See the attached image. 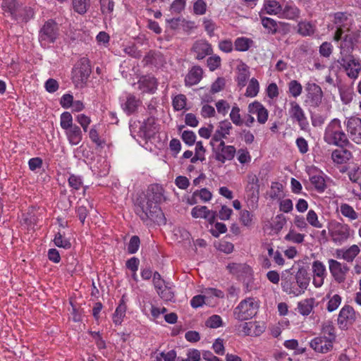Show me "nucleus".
Returning <instances> with one entry per match:
<instances>
[{
    "mask_svg": "<svg viewBox=\"0 0 361 361\" xmlns=\"http://www.w3.org/2000/svg\"><path fill=\"white\" fill-rule=\"evenodd\" d=\"M166 200L164 190L159 184H152L148 187L145 198L137 199L135 213L146 222L152 220L157 224H166V218L159 204Z\"/></svg>",
    "mask_w": 361,
    "mask_h": 361,
    "instance_id": "1",
    "label": "nucleus"
},
{
    "mask_svg": "<svg viewBox=\"0 0 361 361\" xmlns=\"http://www.w3.org/2000/svg\"><path fill=\"white\" fill-rule=\"evenodd\" d=\"M359 37L360 34L358 32H348L343 37L340 45L341 57L338 60V62L345 68L348 75L351 78H356L361 70L360 61L350 54L355 45L358 42Z\"/></svg>",
    "mask_w": 361,
    "mask_h": 361,
    "instance_id": "2",
    "label": "nucleus"
},
{
    "mask_svg": "<svg viewBox=\"0 0 361 361\" xmlns=\"http://www.w3.org/2000/svg\"><path fill=\"white\" fill-rule=\"evenodd\" d=\"M324 140L330 145L345 148L350 145L348 135L343 129L341 122L338 118L332 119L326 126Z\"/></svg>",
    "mask_w": 361,
    "mask_h": 361,
    "instance_id": "3",
    "label": "nucleus"
},
{
    "mask_svg": "<svg viewBox=\"0 0 361 361\" xmlns=\"http://www.w3.org/2000/svg\"><path fill=\"white\" fill-rule=\"evenodd\" d=\"M91 73L89 59L83 57L78 60L72 70V80L75 88H84Z\"/></svg>",
    "mask_w": 361,
    "mask_h": 361,
    "instance_id": "4",
    "label": "nucleus"
},
{
    "mask_svg": "<svg viewBox=\"0 0 361 361\" xmlns=\"http://www.w3.org/2000/svg\"><path fill=\"white\" fill-rule=\"evenodd\" d=\"M258 307L259 305L253 298H247L234 309V317L238 321L250 319L257 314Z\"/></svg>",
    "mask_w": 361,
    "mask_h": 361,
    "instance_id": "5",
    "label": "nucleus"
},
{
    "mask_svg": "<svg viewBox=\"0 0 361 361\" xmlns=\"http://www.w3.org/2000/svg\"><path fill=\"white\" fill-rule=\"evenodd\" d=\"M59 36V27L52 19L45 22L39 30V41L42 44L54 43Z\"/></svg>",
    "mask_w": 361,
    "mask_h": 361,
    "instance_id": "6",
    "label": "nucleus"
},
{
    "mask_svg": "<svg viewBox=\"0 0 361 361\" xmlns=\"http://www.w3.org/2000/svg\"><path fill=\"white\" fill-rule=\"evenodd\" d=\"M348 137L356 144H361V118L356 116L347 118L344 122Z\"/></svg>",
    "mask_w": 361,
    "mask_h": 361,
    "instance_id": "7",
    "label": "nucleus"
},
{
    "mask_svg": "<svg viewBox=\"0 0 361 361\" xmlns=\"http://www.w3.org/2000/svg\"><path fill=\"white\" fill-rule=\"evenodd\" d=\"M214 158L216 161L221 164H224L226 161H231L236 153V149L233 145H226L224 141L221 142L213 148Z\"/></svg>",
    "mask_w": 361,
    "mask_h": 361,
    "instance_id": "8",
    "label": "nucleus"
},
{
    "mask_svg": "<svg viewBox=\"0 0 361 361\" xmlns=\"http://www.w3.org/2000/svg\"><path fill=\"white\" fill-rule=\"evenodd\" d=\"M332 240L337 244H342L350 235V228L348 224L335 222L332 224L330 231Z\"/></svg>",
    "mask_w": 361,
    "mask_h": 361,
    "instance_id": "9",
    "label": "nucleus"
},
{
    "mask_svg": "<svg viewBox=\"0 0 361 361\" xmlns=\"http://www.w3.org/2000/svg\"><path fill=\"white\" fill-rule=\"evenodd\" d=\"M190 51L197 60H202L206 56H210L213 53L212 44L206 39H198L195 41Z\"/></svg>",
    "mask_w": 361,
    "mask_h": 361,
    "instance_id": "10",
    "label": "nucleus"
},
{
    "mask_svg": "<svg viewBox=\"0 0 361 361\" xmlns=\"http://www.w3.org/2000/svg\"><path fill=\"white\" fill-rule=\"evenodd\" d=\"M331 274L334 280L339 283H343L346 279V274L349 267L346 264H342L336 259H330L328 261Z\"/></svg>",
    "mask_w": 361,
    "mask_h": 361,
    "instance_id": "11",
    "label": "nucleus"
},
{
    "mask_svg": "<svg viewBox=\"0 0 361 361\" xmlns=\"http://www.w3.org/2000/svg\"><path fill=\"white\" fill-rule=\"evenodd\" d=\"M290 105L288 114L290 118L298 123L301 130H307L309 123L302 109L295 102H290Z\"/></svg>",
    "mask_w": 361,
    "mask_h": 361,
    "instance_id": "12",
    "label": "nucleus"
},
{
    "mask_svg": "<svg viewBox=\"0 0 361 361\" xmlns=\"http://www.w3.org/2000/svg\"><path fill=\"white\" fill-rule=\"evenodd\" d=\"M312 270L314 276L313 284L316 288H319L323 285L324 278L327 274L326 267L322 262L316 260L312 262Z\"/></svg>",
    "mask_w": 361,
    "mask_h": 361,
    "instance_id": "13",
    "label": "nucleus"
},
{
    "mask_svg": "<svg viewBox=\"0 0 361 361\" xmlns=\"http://www.w3.org/2000/svg\"><path fill=\"white\" fill-rule=\"evenodd\" d=\"M299 295L303 294L309 286L310 276L306 268L300 267L295 276Z\"/></svg>",
    "mask_w": 361,
    "mask_h": 361,
    "instance_id": "14",
    "label": "nucleus"
},
{
    "mask_svg": "<svg viewBox=\"0 0 361 361\" xmlns=\"http://www.w3.org/2000/svg\"><path fill=\"white\" fill-rule=\"evenodd\" d=\"M281 286L282 290L287 294L293 296H299V293L297 289L298 287L290 274V269H287L282 273Z\"/></svg>",
    "mask_w": 361,
    "mask_h": 361,
    "instance_id": "15",
    "label": "nucleus"
},
{
    "mask_svg": "<svg viewBox=\"0 0 361 361\" xmlns=\"http://www.w3.org/2000/svg\"><path fill=\"white\" fill-rule=\"evenodd\" d=\"M247 185L245 191L249 197L254 200H257L259 194V178L254 173H249L247 176Z\"/></svg>",
    "mask_w": 361,
    "mask_h": 361,
    "instance_id": "16",
    "label": "nucleus"
},
{
    "mask_svg": "<svg viewBox=\"0 0 361 361\" xmlns=\"http://www.w3.org/2000/svg\"><path fill=\"white\" fill-rule=\"evenodd\" d=\"M157 127L154 117H149L140 127L139 133L141 137L150 139L157 132Z\"/></svg>",
    "mask_w": 361,
    "mask_h": 361,
    "instance_id": "17",
    "label": "nucleus"
},
{
    "mask_svg": "<svg viewBox=\"0 0 361 361\" xmlns=\"http://www.w3.org/2000/svg\"><path fill=\"white\" fill-rule=\"evenodd\" d=\"M356 319L355 312L353 308L349 305H345L340 311L338 317V324L341 327H345L348 324H352Z\"/></svg>",
    "mask_w": 361,
    "mask_h": 361,
    "instance_id": "18",
    "label": "nucleus"
},
{
    "mask_svg": "<svg viewBox=\"0 0 361 361\" xmlns=\"http://www.w3.org/2000/svg\"><path fill=\"white\" fill-rule=\"evenodd\" d=\"M310 347L317 353H326L333 348V344L325 337L319 336L313 338L310 343Z\"/></svg>",
    "mask_w": 361,
    "mask_h": 361,
    "instance_id": "19",
    "label": "nucleus"
},
{
    "mask_svg": "<svg viewBox=\"0 0 361 361\" xmlns=\"http://www.w3.org/2000/svg\"><path fill=\"white\" fill-rule=\"evenodd\" d=\"M232 125L228 120L221 121L218 126L216 130L212 136L211 143L213 142L224 141L223 138H226L227 135L230 134V130L232 129Z\"/></svg>",
    "mask_w": 361,
    "mask_h": 361,
    "instance_id": "20",
    "label": "nucleus"
},
{
    "mask_svg": "<svg viewBox=\"0 0 361 361\" xmlns=\"http://www.w3.org/2000/svg\"><path fill=\"white\" fill-rule=\"evenodd\" d=\"M301 11L300 8L294 4H286L282 6L281 16L283 18L298 21L300 18Z\"/></svg>",
    "mask_w": 361,
    "mask_h": 361,
    "instance_id": "21",
    "label": "nucleus"
},
{
    "mask_svg": "<svg viewBox=\"0 0 361 361\" xmlns=\"http://www.w3.org/2000/svg\"><path fill=\"white\" fill-rule=\"evenodd\" d=\"M316 30V25L307 20L299 21L296 26V32L304 37L313 36Z\"/></svg>",
    "mask_w": 361,
    "mask_h": 361,
    "instance_id": "22",
    "label": "nucleus"
},
{
    "mask_svg": "<svg viewBox=\"0 0 361 361\" xmlns=\"http://www.w3.org/2000/svg\"><path fill=\"white\" fill-rule=\"evenodd\" d=\"M360 247L357 245H353L348 249H339L336 252L338 258H342L348 262H351L360 253Z\"/></svg>",
    "mask_w": 361,
    "mask_h": 361,
    "instance_id": "23",
    "label": "nucleus"
},
{
    "mask_svg": "<svg viewBox=\"0 0 361 361\" xmlns=\"http://www.w3.org/2000/svg\"><path fill=\"white\" fill-rule=\"evenodd\" d=\"M250 114H257V121L259 123H265L268 118L267 110L259 103L253 102L248 106Z\"/></svg>",
    "mask_w": 361,
    "mask_h": 361,
    "instance_id": "24",
    "label": "nucleus"
},
{
    "mask_svg": "<svg viewBox=\"0 0 361 361\" xmlns=\"http://www.w3.org/2000/svg\"><path fill=\"white\" fill-rule=\"evenodd\" d=\"M265 327L258 322H245L243 326V332L246 336H258L264 331Z\"/></svg>",
    "mask_w": 361,
    "mask_h": 361,
    "instance_id": "25",
    "label": "nucleus"
},
{
    "mask_svg": "<svg viewBox=\"0 0 361 361\" xmlns=\"http://www.w3.org/2000/svg\"><path fill=\"white\" fill-rule=\"evenodd\" d=\"M238 75H237V82L238 87L240 88L244 87L250 77L249 67L243 62L240 61V64L237 67Z\"/></svg>",
    "mask_w": 361,
    "mask_h": 361,
    "instance_id": "26",
    "label": "nucleus"
},
{
    "mask_svg": "<svg viewBox=\"0 0 361 361\" xmlns=\"http://www.w3.org/2000/svg\"><path fill=\"white\" fill-rule=\"evenodd\" d=\"M202 69L200 66H193L185 78L186 85L191 86L198 83L202 76Z\"/></svg>",
    "mask_w": 361,
    "mask_h": 361,
    "instance_id": "27",
    "label": "nucleus"
},
{
    "mask_svg": "<svg viewBox=\"0 0 361 361\" xmlns=\"http://www.w3.org/2000/svg\"><path fill=\"white\" fill-rule=\"evenodd\" d=\"M229 271L238 277L243 276V275H250L251 268L245 264L231 263L227 266Z\"/></svg>",
    "mask_w": 361,
    "mask_h": 361,
    "instance_id": "28",
    "label": "nucleus"
},
{
    "mask_svg": "<svg viewBox=\"0 0 361 361\" xmlns=\"http://www.w3.org/2000/svg\"><path fill=\"white\" fill-rule=\"evenodd\" d=\"M141 104V101L135 95L129 94L127 96L126 101L122 104L123 109L128 114L135 113L139 106Z\"/></svg>",
    "mask_w": 361,
    "mask_h": 361,
    "instance_id": "29",
    "label": "nucleus"
},
{
    "mask_svg": "<svg viewBox=\"0 0 361 361\" xmlns=\"http://www.w3.org/2000/svg\"><path fill=\"white\" fill-rule=\"evenodd\" d=\"M67 138L72 145H78L82 138V133L80 128L76 125L66 130Z\"/></svg>",
    "mask_w": 361,
    "mask_h": 361,
    "instance_id": "30",
    "label": "nucleus"
},
{
    "mask_svg": "<svg viewBox=\"0 0 361 361\" xmlns=\"http://www.w3.org/2000/svg\"><path fill=\"white\" fill-rule=\"evenodd\" d=\"M34 16L35 11L33 8L30 6L22 7L20 6L16 13V16H14L13 19L26 23L30 19L33 18Z\"/></svg>",
    "mask_w": 361,
    "mask_h": 361,
    "instance_id": "31",
    "label": "nucleus"
},
{
    "mask_svg": "<svg viewBox=\"0 0 361 361\" xmlns=\"http://www.w3.org/2000/svg\"><path fill=\"white\" fill-rule=\"evenodd\" d=\"M139 88L143 90H155L157 88V79L152 75L142 76L139 80Z\"/></svg>",
    "mask_w": 361,
    "mask_h": 361,
    "instance_id": "32",
    "label": "nucleus"
},
{
    "mask_svg": "<svg viewBox=\"0 0 361 361\" xmlns=\"http://www.w3.org/2000/svg\"><path fill=\"white\" fill-rule=\"evenodd\" d=\"M261 21L263 27L269 33L272 35L276 34L279 31V27L285 24L284 23L277 22L273 18L262 16H261Z\"/></svg>",
    "mask_w": 361,
    "mask_h": 361,
    "instance_id": "33",
    "label": "nucleus"
},
{
    "mask_svg": "<svg viewBox=\"0 0 361 361\" xmlns=\"http://www.w3.org/2000/svg\"><path fill=\"white\" fill-rule=\"evenodd\" d=\"M314 305L315 299L313 298L302 300L298 303V312L303 316H307L311 313Z\"/></svg>",
    "mask_w": 361,
    "mask_h": 361,
    "instance_id": "34",
    "label": "nucleus"
},
{
    "mask_svg": "<svg viewBox=\"0 0 361 361\" xmlns=\"http://www.w3.org/2000/svg\"><path fill=\"white\" fill-rule=\"evenodd\" d=\"M352 157L351 152L344 148L335 149L331 154L334 161L338 164H343L349 160Z\"/></svg>",
    "mask_w": 361,
    "mask_h": 361,
    "instance_id": "35",
    "label": "nucleus"
},
{
    "mask_svg": "<svg viewBox=\"0 0 361 361\" xmlns=\"http://www.w3.org/2000/svg\"><path fill=\"white\" fill-rule=\"evenodd\" d=\"M321 336L325 337L328 341L330 340V342L333 344L336 336L335 327L332 322H326L322 324Z\"/></svg>",
    "mask_w": 361,
    "mask_h": 361,
    "instance_id": "36",
    "label": "nucleus"
},
{
    "mask_svg": "<svg viewBox=\"0 0 361 361\" xmlns=\"http://www.w3.org/2000/svg\"><path fill=\"white\" fill-rule=\"evenodd\" d=\"M282 6L275 0H267L264 4V11L269 15L281 14Z\"/></svg>",
    "mask_w": 361,
    "mask_h": 361,
    "instance_id": "37",
    "label": "nucleus"
},
{
    "mask_svg": "<svg viewBox=\"0 0 361 361\" xmlns=\"http://www.w3.org/2000/svg\"><path fill=\"white\" fill-rule=\"evenodd\" d=\"M19 4L16 0H3L1 4L2 9L10 14L13 19L19 8Z\"/></svg>",
    "mask_w": 361,
    "mask_h": 361,
    "instance_id": "38",
    "label": "nucleus"
},
{
    "mask_svg": "<svg viewBox=\"0 0 361 361\" xmlns=\"http://www.w3.org/2000/svg\"><path fill=\"white\" fill-rule=\"evenodd\" d=\"M252 43L253 41L251 39L240 37L235 39L234 46L236 51H246L250 48Z\"/></svg>",
    "mask_w": 361,
    "mask_h": 361,
    "instance_id": "39",
    "label": "nucleus"
},
{
    "mask_svg": "<svg viewBox=\"0 0 361 361\" xmlns=\"http://www.w3.org/2000/svg\"><path fill=\"white\" fill-rule=\"evenodd\" d=\"M323 92H307L305 102L312 106H317L322 102Z\"/></svg>",
    "mask_w": 361,
    "mask_h": 361,
    "instance_id": "40",
    "label": "nucleus"
},
{
    "mask_svg": "<svg viewBox=\"0 0 361 361\" xmlns=\"http://www.w3.org/2000/svg\"><path fill=\"white\" fill-rule=\"evenodd\" d=\"M126 305L123 300H121L119 305L116 307V311L113 316V322L115 324L119 325L121 324L123 317L126 315Z\"/></svg>",
    "mask_w": 361,
    "mask_h": 361,
    "instance_id": "41",
    "label": "nucleus"
},
{
    "mask_svg": "<svg viewBox=\"0 0 361 361\" xmlns=\"http://www.w3.org/2000/svg\"><path fill=\"white\" fill-rule=\"evenodd\" d=\"M310 180L317 192H323L325 190L326 185L324 178L322 176H312L310 177Z\"/></svg>",
    "mask_w": 361,
    "mask_h": 361,
    "instance_id": "42",
    "label": "nucleus"
},
{
    "mask_svg": "<svg viewBox=\"0 0 361 361\" xmlns=\"http://www.w3.org/2000/svg\"><path fill=\"white\" fill-rule=\"evenodd\" d=\"M90 6V0H73V7L75 12L85 14Z\"/></svg>",
    "mask_w": 361,
    "mask_h": 361,
    "instance_id": "43",
    "label": "nucleus"
},
{
    "mask_svg": "<svg viewBox=\"0 0 361 361\" xmlns=\"http://www.w3.org/2000/svg\"><path fill=\"white\" fill-rule=\"evenodd\" d=\"M340 210L342 215L350 219V220H355L358 218L357 213L351 206L348 204H342L341 205Z\"/></svg>",
    "mask_w": 361,
    "mask_h": 361,
    "instance_id": "44",
    "label": "nucleus"
},
{
    "mask_svg": "<svg viewBox=\"0 0 361 361\" xmlns=\"http://www.w3.org/2000/svg\"><path fill=\"white\" fill-rule=\"evenodd\" d=\"M158 295L165 301H172L174 298V293L171 287L164 285L161 289H157Z\"/></svg>",
    "mask_w": 361,
    "mask_h": 361,
    "instance_id": "45",
    "label": "nucleus"
},
{
    "mask_svg": "<svg viewBox=\"0 0 361 361\" xmlns=\"http://www.w3.org/2000/svg\"><path fill=\"white\" fill-rule=\"evenodd\" d=\"M186 97L184 94H180L173 98V107L175 111H180L185 108L186 106Z\"/></svg>",
    "mask_w": 361,
    "mask_h": 361,
    "instance_id": "46",
    "label": "nucleus"
},
{
    "mask_svg": "<svg viewBox=\"0 0 361 361\" xmlns=\"http://www.w3.org/2000/svg\"><path fill=\"white\" fill-rule=\"evenodd\" d=\"M60 125L61 127L66 130L74 126L73 124V117L71 113L66 111L61 114L60 117Z\"/></svg>",
    "mask_w": 361,
    "mask_h": 361,
    "instance_id": "47",
    "label": "nucleus"
},
{
    "mask_svg": "<svg viewBox=\"0 0 361 361\" xmlns=\"http://www.w3.org/2000/svg\"><path fill=\"white\" fill-rule=\"evenodd\" d=\"M240 111V108L235 104L232 107L230 113L231 120L235 126H240L243 123V120L241 118Z\"/></svg>",
    "mask_w": 361,
    "mask_h": 361,
    "instance_id": "48",
    "label": "nucleus"
},
{
    "mask_svg": "<svg viewBox=\"0 0 361 361\" xmlns=\"http://www.w3.org/2000/svg\"><path fill=\"white\" fill-rule=\"evenodd\" d=\"M348 16L346 13L338 12L334 14V23L337 27H344L347 24Z\"/></svg>",
    "mask_w": 361,
    "mask_h": 361,
    "instance_id": "49",
    "label": "nucleus"
},
{
    "mask_svg": "<svg viewBox=\"0 0 361 361\" xmlns=\"http://www.w3.org/2000/svg\"><path fill=\"white\" fill-rule=\"evenodd\" d=\"M306 220L311 226L314 228H320L322 227V224L318 220L317 214L312 209L309 210L307 212Z\"/></svg>",
    "mask_w": 361,
    "mask_h": 361,
    "instance_id": "50",
    "label": "nucleus"
},
{
    "mask_svg": "<svg viewBox=\"0 0 361 361\" xmlns=\"http://www.w3.org/2000/svg\"><path fill=\"white\" fill-rule=\"evenodd\" d=\"M205 325L212 329H216L222 326V319L219 315L214 314L207 319Z\"/></svg>",
    "mask_w": 361,
    "mask_h": 361,
    "instance_id": "51",
    "label": "nucleus"
},
{
    "mask_svg": "<svg viewBox=\"0 0 361 361\" xmlns=\"http://www.w3.org/2000/svg\"><path fill=\"white\" fill-rule=\"evenodd\" d=\"M305 235L301 233H296L293 230H290L285 236V240L295 243H302L304 241Z\"/></svg>",
    "mask_w": 361,
    "mask_h": 361,
    "instance_id": "52",
    "label": "nucleus"
},
{
    "mask_svg": "<svg viewBox=\"0 0 361 361\" xmlns=\"http://www.w3.org/2000/svg\"><path fill=\"white\" fill-rule=\"evenodd\" d=\"M68 181L69 186L75 190H78L83 183L81 176L75 174H71Z\"/></svg>",
    "mask_w": 361,
    "mask_h": 361,
    "instance_id": "53",
    "label": "nucleus"
},
{
    "mask_svg": "<svg viewBox=\"0 0 361 361\" xmlns=\"http://www.w3.org/2000/svg\"><path fill=\"white\" fill-rule=\"evenodd\" d=\"M252 217L253 214L250 212L243 210L240 212V221L243 226L250 227L252 224Z\"/></svg>",
    "mask_w": 361,
    "mask_h": 361,
    "instance_id": "54",
    "label": "nucleus"
},
{
    "mask_svg": "<svg viewBox=\"0 0 361 361\" xmlns=\"http://www.w3.org/2000/svg\"><path fill=\"white\" fill-rule=\"evenodd\" d=\"M89 137H90V140H92V142L95 143L99 147H102L104 144V142L101 140V138L99 135V133H98V131L97 129V126H93L91 128V129L89 132Z\"/></svg>",
    "mask_w": 361,
    "mask_h": 361,
    "instance_id": "55",
    "label": "nucleus"
},
{
    "mask_svg": "<svg viewBox=\"0 0 361 361\" xmlns=\"http://www.w3.org/2000/svg\"><path fill=\"white\" fill-rule=\"evenodd\" d=\"M221 58L217 55L209 56L207 60V65L211 71H214L221 66Z\"/></svg>",
    "mask_w": 361,
    "mask_h": 361,
    "instance_id": "56",
    "label": "nucleus"
},
{
    "mask_svg": "<svg viewBox=\"0 0 361 361\" xmlns=\"http://www.w3.org/2000/svg\"><path fill=\"white\" fill-rule=\"evenodd\" d=\"M54 242L57 247L65 249H68L71 246V243L67 239L64 238L61 233L56 234Z\"/></svg>",
    "mask_w": 361,
    "mask_h": 361,
    "instance_id": "57",
    "label": "nucleus"
},
{
    "mask_svg": "<svg viewBox=\"0 0 361 361\" xmlns=\"http://www.w3.org/2000/svg\"><path fill=\"white\" fill-rule=\"evenodd\" d=\"M208 208L206 206H196L192 209L191 215L193 218H204Z\"/></svg>",
    "mask_w": 361,
    "mask_h": 361,
    "instance_id": "58",
    "label": "nucleus"
},
{
    "mask_svg": "<svg viewBox=\"0 0 361 361\" xmlns=\"http://www.w3.org/2000/svg\"><path fill=\"white\" fill-rule=\"evenodd\" d=\"M140 238L137 235H133L131 237L130 242L128 245V252L130 254L135 253L139 248L140 246Z\"/></svg>",
    "mask_w": 361,
    "mask_h": 361,
    "instance_id": "59",
    "label": "nucleus"
},
{
    "mask_svg": "<svg viewBox=\"0 0 361 361\" xmlns=\"http://www.w3.org/2000/svg\"><path fill=\"white\" fill-rule=\"evenodd\" d=\"M341 302V298L339 295H334L328 302L327 310L329 312H333L336 310L340 305Z\"/></svg>",
    "mask_w": 361,
    "mask_h": 361,
    "instance_id": "60",
    "label": "nucleus"
},
{
    "mask_svg": "<svg viewBox=\"0 0 361 361\" xmlns=\"http://www.w3.org/2000/svg\"><path fill=\"white\" fill-rule=\"evenodd\" d=\"M207 4L204 0H197L193 5L194 13L197 15H203L206 13Z\"/></svg>",
    "mask_w": 361,
    "mask_h": 361,
    "instance_id": "61",
    "label": "nucleus"
},
{
    "mask_svg": "<svg viewBox=\"0 0 361 361\" xmlns=\"http://www.w3.org/2000/svg\"><path fill=\"white\" fill-rule=\"evenodd\" d=\"M182 140L188 145H192L195 142L196 135L190 130H185L182 133Z\"/></svg>",
    "mask_w": 361,
    "mask_h": 361,
    "instance_id": "62",
    "label": "nucleus"
},
{
    "mask_svg": "<svg viewBox=\"0 0 361 361\" xmlns=\"http://www.w3.org/2000/svg\"><path fill=\"white\" fill-rule=\"evenodd\" d=\"M101 11L103 13H110L114 11L113 0H100Z\"/></svg>",
    "mask_w": 361,
    "mask_h": 361,
    "instance_id": "63",
    "label": "nucleus"
},
{
    "mask_svg": "<svg viewBox=\"0 0 361 361\" xmlns=\"http://www.w3.org/2000/svg\"><path fill=\"white\" fill-rule=\"evenodd\" d=\"M333 46L330 42H324L319 47V54L324 57H329L332 53Z\"/></svg>",
    "mask_w": 361,
    "mask_h": 361,
    "instance_id": "64",
    "label": "nucleus"
}]
</instances>
